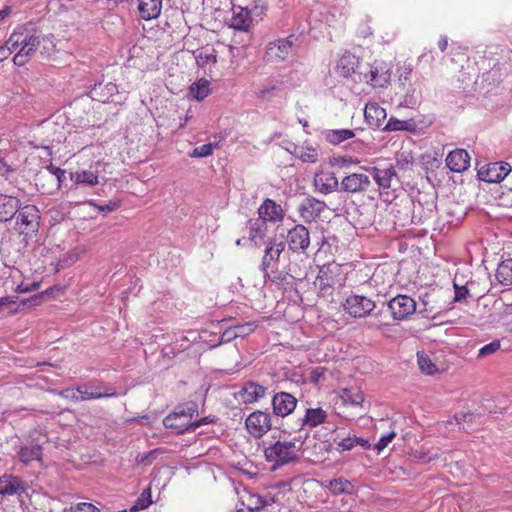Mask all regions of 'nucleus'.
Segmentation results:
<instances>
[{"label": "nucleus", "mask_w": 512, "mask_h": 512, "mask_svg": "<svg viewBox=\"0 0 512 512\" xmlns=\"http://www.w3.org/2000/svg\"><path fill=\"white\" fill-rule=\"evenodd\" d=\"M195 58L197 64L202 68H204L209 63L215 64L217 62L214 49H205L198 51Z\"/></svg>", "instance_id": "nucleus-42"}, {"label": "nucleus", "mask_w": 512, "mask_h": 512, "mask_svg": "<svg viewBox=\"0 0 512 512\" xmlns=\"http://www.w3.org/2000/svg\"><path fill=\"white\" fill-rule=\"evenodd\" d=\"M327 412L322 408H308L302 418V427L308 426L310 428L316 427L324 423L327 419Z\"/></svg>", "instance_id": "nucleus-32"}, {"label": "nucleus", "mask_w": 512, "mask_h": 512, "mask_svg": "<svg viewBox=\"0 0 512 512\" xmlns=\"http://www.w3.org/2000/svg\"><path fill=\"white\" fill-rule=\"evenodd\" d=\"M286 274L288 276H290L292 279H296V278H299L301 279V273H299L296 269L295 266L289 264L287 267H286Z\"/></svg>", "instance_id": "nucleus-57"}, {"label": "nucleus", "mask_w": 512, "mask_h": 512, "mask_svg": "<svg viewBox=\"0 0 512 512\" xmlns=\"http://www.w3.org/2000/svg\"><path fill=\"white\" fill-rule=\"evenodd\" d=\"M339 271V266L335 263L323 265L318 272L316 277L315 285H318L322 291L331 288L335 284V275Z\"/></svg>", "instance_id": "nucleus-21"}, {"label": "nucleus", "mask_w": 512, "mask_h": 512, "mask_svg": "<svg viewBox=\"0 0 512 512\" xmlns=\"http://www.w3.org/2000/svg\"><path fill=\"white\" fill-rule=\"evenodd\" d=\"M295 41H297V37L289 35L287 38L277 39L268 43L265 52L266 60L269 62L286 60L294 50Z\"/></svg>", "instance_id": "nucleus-4"}, {"label": "nucleus", "mask_w": 512, "mask_h": 512, "mask_svg": "<svg viewBox=\"0 0 512 512\" xmlns=\"http://www.w3.org/2000/svg\"><path fill=\"white\" fill-rule=\"evenodd\" d=\"M344 310L353 317H366L375 308V303L359 295H350L343 304Z\"/></svg>", "instance_id": "nucleus-10"}, {"label": "nucleus", "mask_w": 512, "mask_h": 512, "mask_svg": "<svg viewBox=\"0 0 512 512\" xmlns=\"http://www.w3.org/2000/svg\"><path fill=\"white\" fill-rule=\"evenodd\" d=\"M117 92V86L114 83L109 82L104 85L102 83L95 84L90 89L89 94L93 100L105 103Z\"/></svg>", "instance_id": "nucleus-28"}, {"label": "nucleus", "mask_w": 512, "mask_h": 512, "mask_svg": "<svg viewBox=\"0 0 512 512\" xmlns=\"http://www.w3.org/2000/svg\"><path fill=\"white\" fill-rule=\"evenodd\" d=\"M88 203H89V205L95 207L98 211L104 212V213H110L119 207V203L116 201H110L108 204H105V205H99L92 200L89 201Z\"/></svg>", "instance_id": "nucleus-50"}, {"label": "nucleus", "mask_w": 512, "mask_h": 512, "mask_svg": "<svg viewBox=\"0 0 512 512\" xmlns=\"http://www.w3.org/2000/svg\"><path fill=\"white\" fill-rule=\"evenodd\" d=\"M163 0H138L140 17L144 20H152L159 17Z\"/></svg>", "instance_id": "nucleus-27"}, {"label": "nucleus", "mask_w": 512, "mask_h": 512, "mask_svg": "<svg viewBox=\"0 0 512 512\" xmlns=\"http://www.w3.org/2000/svg\"><path fill=\"white\" fill-rule=\"evenodd\" d=\"M500 346L501 345H500L499 340H494V341L484 345L479 350V357H485V356L494 354L495 352H497L500 349Z\"/></svg>", "instance_id": "nucleus-48"}, {"label": "nucleus", "mask_w": 512, "mask_h": 512, "mask_svg": "<svg viewBox=\"0 0 512 512\" xmlns=\"http://www.w3.org/2000/svg\"><path fill=\"white\" fill-rule=\"evenodd\" d=\"M371 174L376 183L382 188L391 187L392 180L396 177V172L393 166L387 168L373 167Z\"/></svg>", "instance_id": "nucleus-31"}, {"label": "nucleus", "mask_w": 512, "mask_h": 512, "mask_svg": "<svg viewBox=\"0 0 512 512\" xmlns=\"http://www.w3.org/2000/svg\"><path fill=\"white\" fill-rule=\"evenodd\" d=\"M214 149V145L204 144L202 146L196 147L193 149V151L190 153L191 157L199 158V157H207L212 154Z\"/></svg>", "instance_id": "nucleus-46"}, {"label": "nucleus", "mask_w": 512, "mask_h": 512, "mask_svg": "<svg viewBox=\"0 0 512 512\" xmlns=\"http://www.w3.org/2000/svg\"><path fill=\"white\" fill-rule=\"evenodd\" d=\"M23 36H24V30H21V31H15L13 32L9 39L7 40L6 42V47L11 51L13 52L14 50H16L19 46L22 47V40H23Z\"/></svg>", "instance_id": "nucleus-44"}, {"label": "nucleus", "mask_w": 512, "mask_h": 512, "mask_svg": "<svg viewBox=\"0 0 512 512\" xmlns=\"http://www.w3.org/2000/svg\"><path fill=\"white\" fill-rule=\"evenodd\" d=\"M20 206L21 202L17 197L0 193V222L11 220Z\"/></svg>", "instance_id": "nucleus-22"}, {"label": "nucleus", "mask_w": 512, "mask_h": 512, "mask_svg": "<svg viewBox=\"0 0 512 512\" xmlns=\"http://www.w3.org/2000/svg\"><path fill=\"white\" fill-rule=\"evenodd\" d=\"M388 309L394 320H404L416 311V302L407 295H397L388 302Z\"/></svg>", "instance_id": "nucleus-7"}, {"label": "nucleus", "mask_w": 512, "mask_h": 512, "mask_svg": "<svg viewBox=\"0 0 512 512\" xmlns=\"http://www.w3.org/2000/svg\"><path fill=\"white\" fill-rule=\"evenodd\" d=\"M326 208V204L314 197L305 198L298 207V212L305 222L316 221Z\"/></svg>", "instance_id": "nucleus-15"}, {"label": "nucleus", "mask_w": 512, "mask_h": 512, "mask_svg": "<svg viewBox=\"0 0 512 512\" xmlns=\"http://www.w3.org/2000/svg\"><path fill=\"white\" fill-rule=\"evenodd\" d=\"M354 136L355 132L351 129H331L324 131L325 140L332 145H339Z\"/></svg>", "instance_id": "nucleus-33"}, {"label": "nucleus", "mask_w": 512, "mask_h": 512, "mask_svg": "<svg viewBox=\"0 0 512 512\" xmlns=\"http://www.w3.org/2000/svg\"><path fill=\"white\" fill-rule=\"evenodd\" d=\"M331 163L338 168H349L351 165L358 164L359 161L350 156H337L332 158Z\"/></svg>", "instance_id": "nucleus-45"}, {"label": "nucleus", "mask_w": 512, "mask_h": 512, "mask_svg": "<svg viewBox=\"0 0 512 512\" xmlns=\"http://www.w3.org/2000/svg\"><path fill=\"white\" fill-rule=\"evenodd\" d=\"M455 296L454 301L459 302L467 297L469 294L468 289L465 286H459L454 282Z\"/></svg>", "instance_id": "nucleus-53"}, {"label": "nucleus", "mask_w": 512, "mask_h": 512, "mask_svg": "<svg viewBox=\"0 0 512 512\" xmlns=\"http://www.w3.org/2000/svg\"><path fill=\"white\" fill-rule=\"evenodd\" d=\"M39 284L38 283H32L31 285H24L23 283L18 286L19 292H28L31 290L38 289Z\"/></svg>", "instance_id": "nucleus-60"}, {"label": "nucleus", "mask_w": 512, "mask_h": 512, "mask_svg": "<svg viewBox=\"0 0 512 512\" xmlns=\"http://www.w3.org/2000/svg\"><path fill=\"white\" fill-rule=\"evenodd\" d=\"M194 415H198V405L194 401H189L178 405L173 413L164 418L163 424L166 428L174 429L179 434L194 431L206 423L205 418L193 422Z\"/></svg>", "instance_id": "nucleus-2"}, {"label": "nucleus", "mask_w": 512, "mask_h": 512, "mask_svg": "<svg viewBox=\"0 0 512 512\" xmlns=\"http://www.w3.org/2000/svg\"><path fill=\"white\" fill-rule=\"evenodd\" d=\"M46 169L56 177V180L58 182V185H60L63 180L65 179V170L55 167L53 164H50L46 167Z\"/></svg>", "instance_id": "nucleus-52"}, {"label": "nucleus", "mask_w": 512, "mask_h": 512, "mask_svg": "<svg viewBox=\"0 0 512 512\" xmlns=\"http://www.w3.org/2000/svg\"><path fill=\"white\" fill-rule=\"evenodd\" d=\"M359 68L358 58L350 53L344 54L338 61L336 71L340 76L349 77Z\"/></svg>", "instance_id": "nucleus-29"}, {"label": "nucleus", "mask_w": 512, "mask_h": 512, "mask_svg": "<svg viewBox=\"0 0 512 512\" xmlns=\"http://www.w3.org/2000/svg\"><path fill=\"white\" fill-rule=\"evenodd\" d=\"M395 436H396V433L394 431L381 436L379 441L376 443L375 448L379 452L382 451L394 439Z\"/></svg>", "instance_id": "nucleus-51"}, {"label": "nucleus", "mask_w": 512, "mask_h": 512, "mask_svg": "<svg viewBox=\"0 0 512 512\" xmlns=\"http://www.w3.org/2000/svg\"><path fill=\"white\" fill-rule=\"evenodd\" d=\"M416 124L413 120H399L391 117L386 123L385 131H414Z\"/></svg>", "instance_id": "nucleus-38"}, {"label": "nucleus", "mask_w": 512, "mask_h": 512, "mask_svg": "<svg viewBox=\"0 0 512 512\" xmlns=\"http://www.w3.org/2000/svg\"><path fill=\"white\" fill-rule=\"evenodd\" d=\"M370 186V177L364 172L350 173L346 175L340 183L341 191L350 194L366 193Z\"/></svg>", "instance_id": "nucleus-8"}, {"label": "nucleus", "mask_w": 512, "mask_h": 512, "mask_svg": "<svg viewBox=\"0 0 512 512\" xmlns=\"http://www.w3.org/2000/svg\"><path fill=\"white\" fill-rule=\"evenodd\" d=\"M297 405V399L290 393H276L272 399L273 412L276 416L285 417L291 414Z\"/></svg>", "instance_id": "nucleus-16"}, {"label": "nucleus", "mask_w": 512, "mask_h": 512, "mask_svg": "<svg viewBox=\"0 0 512 512\" xmlns=\"http://www.w3.org/2000/svg\"><path fill=\"white\" fill-rule=\"evenodd\" d=\"M11 12L10 7L6 6L2 10H0V21L7 17Z\"/></svg>", "instance_id": "nucleus-64"}, {"label": "nucleus", "mask_w": 512, "mask_h": 512, "mask_svg": "<svg viewBox=\"0 0 512 512\" xmlns=\"http://www.w3.org/2000/svg\"><path fill=\"white\" fill-rule=\"evenodd\" d=\"M265 250L264 256L261 262V270L267 274L269 268L273 266V264L279 260L281 254L285 250V242L276 237L270 238L264 242Z\"/></svg>", "instance_id": "nucleus-12"}, {"label": "nucleus", "mask_w": 512, "mask_h": 512, "mask_svg": "<svg viewBox=\"0 0 512 512\" xmlns=\"http://www.w3.org/2000/svg\"><path fill=\"white\" fill-rule=\"evenodd\" d=\"M473 419L472 413H458L455 415V420L458 425H461L463 422H471Z\"/></svg>", "instance_id": "nucleus-56"}, {"label": "nucleus", "mask_w": 512, "mask_h": 512, "mask_svg": "<svg viewBox=\"0 0 512 512\" xmlns=\"http://www.w3.org/2000/svg\"><path fill=\"white\" fill-rule=\"evenodd\" d=\"M511 171V166L506 162H493L482 166L478 170L480 180L489 183L501 182Z\"/></svg>", "instance_id": "nucleus-11"}, {"label": "nucleus", "mask_w": 512, "mask_h": 512, "mask_svg": "<svg viewBox=\"0 0 512 512\" xmlns=\"http://www.w3.org/2000/svg\"><path fill=\"white\" fill-rule=\"evenodd\" d=\"M255 329L253 323H244L234 327V337H243L252 333Z\"/></svg>", "instance_id": "nucleus-49"}, {"label": "nucleus", "mask_w": 512, "mask_h": 512, "mask_svg": "<svg viewBox=\"0 0 512 512\" xmlns=\"http://www.w3.org/2000/svg\"><path fill=\"white\" fill-rule=\"evenodd\" d=\"M209 94V82L201 80L191 85L190 95L196 100H203Z\"/></svg>", "instance_id": "nucleus-41"}, {"label": "nucleus", "mask_w": 512, "mask_h": 512, "mask_svg": "<svg viewBox=\"0 0 512 512\" xmlns=\"http://www.w3.org/2000/svg\"><path fill=\"white\" fill-rule=\"evenodd\" d=\"M24 491L25 483L18 476L4 474L0 477V495L13 496Z\"/></svg>", "instance_id": "nucleus-19"}, {"label": "nucleus", "mask_w": 512, "mask_h": 512, "mask_svg": "<svg viewBox=\"0 0 512 512\" xmlns=\"http://www.w3.org/2000/svg\"><path fill=\"white\" fill-rule=\"evenodd\" d=\"M70 512H100L95 505L87 502L77 503L70 506Z\"/></svg>", "instance_id": "nucleus-47"}, {"label": "nucleus", "mask_w": 512, "mask_h": 512, "mask_svg": "<svg viewBox=\"0 0 512 512\" xmlns=\"http://www.w3.org/2000/svg\"><path fill=\"white\" fill-rule=\"evenodd\" d=\"M265 458L268 462L274 464V469L292 462L299 457V448L293 441H277L264 451Z\"/></svg>", "instance_id": "nucleus-3"}, {"label": "nucleus", "mask_w": 512, "mask_h": 512, "mask_svg": "<svg viewBox=\"0 0 512 512\" xmlns=\"http://www.w3.org/2000/svg\"><path fill=\"white\" fill-rule=\"evenodd\" d=\"M245 425L253 437L260 438L271 429V416L263 411L253 412L247 417Z\"/></svg>", "instance_id": "nucleus-9"}, {"label": "nucleus", "mask_w": 512, "mask_h": 512, "mask_svg": "<svg viewBox=\"0 0 512 512\" xmlns=\"http://www.w3.org/2000/svg\"><path fill=\"white\" fill-rule=\"evenodd\" d=\"M266 390V387L260 384L248 382L240 390V397L245 404L254 403L265 396Z\"/></svg>", "instance_id": "nucleus-25"}, {"label": "nucleus", "mask_w": 512, "mask_h": 512, "mask_svg": "<svg viewBox=\"0 0 512 512\" xmlns=\"http://www.w3.org/2000/svg\"><path fill=\"white\" fill-rule=\"evenodd\" d=\"M39 210L34 205L20 206L16 220V230L20 234L29 235L39 228Z\"/></svg>", "instance_id": "nucleus-5"}, {"label": "nucleus", "mask_w": 512, "mask_h": 512, "mask_svg": "<svg viewBox=\"0 0 512 512\" xmlns=\"http://www.w3.org/2000/svg\"><path fill=\"white\" fill-rule=\"evenodd\" d=\"M151 503L152 501L150 489H145L137 499L136 503L131 507L130 511L143 510L147 508Z\"/></svg>", "instance_id": "nucleus-43"}, {"label": "nucleus", "mask_w": 512, "mask_h": 512, "mask_svg": "<svg viewBox=\"0 0 512 512\" xmlns=\"http://www.w3.org/2000/svg\"><path fill=\"white\" fill-rule=\"evenodd\" d=\"M446 166L452 171L461 173L470 166V156L464 149H455L446 157Z\"/></svg>", "instance_id": "nucleus-17"}, {"label": "nucleus", "mask_w": 512, "mask_h": 512, "mask_svg": "<svg viewBox=\"0 0 512 512\" xmlns=\"http://www.w3.org/2000/svg\"><path fill=\"white\" fill-rule=\"evenodd\" d=\"M11 51L6 46L0 47V62L6 60L10 55Z\"/></svg>", "instance_id": "nucleus-61"}, {"label": "nucleus", "mask_w": 512, "mask_h": 512, "mask_svg": "<svg viewBox=\"0 0 512 512\" xmlns=\"http://www.w3.org/2000/svg\"><path fill=\"white\" fill-rule=\"evenodd\" d=\"M241 504L245 506L250 512L259 511L265 506L270 504L269 500L264 499L260 495L252 493L247 488L242 491H237Z\"/></svg>", "instance_id": "nucleus-23"}, {"label": "nucleus", "mask_w": 512, "mask_h": 512, "mask_svg": "<svg viewBox=\"0 0 512 512\" xmlns=\"http://www.w3.org/2000/svg\"><path fill=\"white\" fill-rule=\"evenodd\" d=\"M338 445H339L340 447H342V449H343V450H345V451L351 450V449H352V448H354V447H355V445H356V437H355V436H353V437L348 436V437H346V438L342 439V440L338 443Z\"/></svg>", "instance_id": "nucleus-55"}, {"label": "nucleus", "mask_w": 512, "mask_h": 512, "mask_svg": "<svg viewBox=\"0 0 512 512\" xmlns=\"http://www.w3.org/2000/svg\"><path fill=\"white\" fill-rule=\"evenodd\" d=\"M324 370L320 367L315 368L311 373V380L313 382H319L321 378H323Z\"/></svg>", "instance_id": "nucleus-58"}, {"label": "nucleus", "mask_w": 512, "mask_h": 512, "mask_svg": "<svg viewBox=\"0 0 512 512\" xmlns=\"http://www.w3.org/2000/svg\"><path fill=\"white\" fill-rule=\"evenodd\" d=\"M366 122L373 127H380L386 119L387 113L384 108L375 102L367 103L364 108Z\"/></svg>", "instance_id": "nucleus-24"}, {"label": "nucleus", "mask_w": 512, "mask_h": 512, "mask_svg": "<svg viewBox=\"0 0 512 512\" xmlns=\"http://www.w3.org/2000/svg\"><path fill=\"white\" fill-rule=\"evenodd\" d=\"M299 158H300L303 162L314 163V162H316V161H317L318 154H317L316 150H314V149H308L307 151L302 152V153L300 154Z\"/></svg>", "instance_id": "nucleus-54"}, {"label": "nucleus", "mask_w": 512, "mask_h": 512, "mask_svg": "<svg viewBox=\"0 0 512 512\" xmlns=\"http://www.w3.org/2000/svg\"><path fill=\"white\" fill-rule=\"evenodd\" d=\"M287 242L291 251L304 253L310 245L308 229L301 224L295 225L288 231Z\"/></svg>", "instance_id": "nucleus-13"}, {"label": "nucleus", "mask_w": 512, "mask_h": 512, "mask_svg": "<svg viewBox=\"0 0 512 512\" xmlns=\"http://www.w3.org/2000/svg\"><path fill=\"white\" fill-rule=\"evenodd\" d=\"M447 45H448V39L447 37H441V39L439 40L438 42V47L439 49L444 52L447 48Z\"/></svg>", "instance_id": "nucleus-63"}, {"label": "nucleus", "mask_w": 512, "mask_h": 512, "mask_svg": "<svg viewBox=\"0 0 512 512\" xmlns=\"http://www.w3.org/2000/svg\"><path fill=\"white\" fill-rule=\"evenodd\" d=\"M71 180L76 184H87L95 186L99 183L97 173L89 170H83L76 173H71Z\"/></svg>", "instance_id": "nucleus-37"}, {"label": "nucleus", "mask_w": 512, "mask_h": 512, "mask_svg": "<svg viewBox=\"0 0 512 512\" xmlns=\"http://www.w3.org/2000/svg\"><path fill=\"white\" fill-rule=\"evenodd\" d=\"M496 278L502 285H512V258L498 265Z\"/></svg>", "instance_id": "nucleus-35"}, {"label": "nucleus", "mask_w": 512, "mask_h": 512, "mask_svg": "<svg viewBox=\"0 0 512 512\" xmlns=\"http://www.w3.org/2000/svg\"><path fill=\"white\" fill-rule=\"evenodd\" d=\"M417 361L420 370L427 374L432 375L437 371L436 365L432 362L431 358L425 352L417 353Z\"/></svg>", "instance_id": "nucleus-39"}, {"label": "nucleus", "mask_w": 512, "mask_h": 512, "mask_svg": "<svg viewBox=\"0 0 512 512\" xmlns=\"http://www.w3.org/2000/svg\"><path fill=\"white\" fill-rule=\"evenodd\" d=\"M400 81V91L397 92V94H400V97L403 98L400 104L405 107L415 106L419 101L420 92L411 83H406L407 77H405L404 80L400 79Z\"/></svg>", "instance_id": "nucleus-26"}, {"label": "nucleus", "mask_w": 512, "mask_h": 512, "mask_svg": "<svg viewBox=\"0 0 512 512\" xmlns=\"http://www.w3.org/2000/svg\"><path fill=\"white\" fill-rule=\"evenodd\" d=\"M359 74H363V78H359L360 81H365L373 87H384L390 80L391 69L385 62L375 61L367 72Z\"/></svg>", "instance_id": "nucleus-6"}, {"label": "nucleus", "mask_w": 512, "mask_h": 512, "mask_svg": "<svg viewBox=\"0 0 512 512\" xmlns=\"http://www.w3.org/2000/svg\"><path fill=\"white\" fill-rule=\"evenodd\" d=\"M20 30H24V36L22 47L13 58L15 65L24 66L39 48L42 55L49 54L55 49L53 34L44 35L40 30L29 26L21 27Z\"/></svg>", "instance_id": "nucleus-1"}, {"label": "nucleus", "mask_w": 512, "mask_h": 512, "mask_svg": "<svg viewBox=\"0 0 512 512\" xmlns=\"http://www.w3.org/2000/svg\"><path fill=\"white\" fill-rule=\"evenodd\" d=\"M42 455V447L40 445H32L30 447H22L18 453L19 460L28 464L34 460H40Z\"/></svg>", "instance_id": "nucleus-36"}, {"label": "nucleus", "mask_w": 512, "mask_h": 512, "mask_svg": "<svg viewBox=\"0 0 512 512\" xmlns=\"http://www.w3.org/2000/svg\"><path fill=\"white\" fill-rule=\"evenodd\" d=\"M351 487V483L344 478H336L329 482L327 488L334 495H339L342 493H350L349 488Z\"/></svg>", "instance_id": "nucleus-40"}, {"label": "nucleus", "mask_w": 512, "mask_h": 512, "mask_svg": "<svg viewBox=\"0 0 512 512\" xmlns=\"http://www.w3.org/2000/svg\"><path fill=\"white\" fill-rule=\"evenodd\" d=\"M338 179L333 172H318L314 176V186L322 194H329L339 187Z\"/></svg>", "instance_id": "nucleus-20"}, {"label": "nucleus", "mask_w": 512, "mask_h": 512, "mask_svg": "<svg viewBox=\"0 0 512 512\" xmlns=\"http://www.w3.org/2000/svg\"><path fill=\"white\" fill-rule=\"evenodd\" d=\"M418 459H420L421 461L423 462H430L431 460L435 459L438 457V454L435 453L434 455L432 456H427V454L423 453V452H419V456H417Z\"/></svg>", "instance_id": "nucleus-62"}, {"label": "nucleus", "mask_w": 512, "mask_h": 512, "mask_svg": "<svg viewBox=\"0 0 512 512\" xmlns=\"http://www.w3.org/2000/svg\"><path fill=\"white\" fill-rule=\"evenodd\" d=\"M247 226L249 229V240L252 241L255 246H260V241L264 239V236L267 232V224L264 220L251 219L247 222Z\"/></svg>", "instance_id": "nucleus-30"}, {"label": "nucleus", "mask_w": 512, "mask_h": 512, "mask_svg": "<svg viewBox=\"0 0 512 512\" xmlns=\"http://www.w3.org/2000/svg\"><path fill=\"white\" fill-rule=\"evenodd\" d=\"M76 392H73L71 398L75 402H82L91 399H100L105 397H113L115 396V391L113 389H101L98 386L93 384H84L79 385L76 389Z\"/></svg>", "instance_id": "nucleus-14"}, {"label": "nucleus", "mask_w": 512, "mask_h": 512, "mask_svg": "<svg viewBox=\"0 0 512 512\" xmlns=\"http://www.w3.org/2000/svg\"><path fill=\"white\" fill-rule=\"evenodd\" d=\"M259 218L270 222L282 221L285 212L281 205L277 204L274 200L267 198L258 208Z\"/></svg>", "instance_id": "nucleus-18"}, {"label": "nucleus", "mask_w": 512, "mask_h": 512, "mask_svg": "<svg viewBox=\"0 0 512 512\" xmlns=\"http://www.w3.org/2000/svg\"><path fill=\"white\" fill-rule=\"evenodd\" d=\"M275 90V86L265 87L258 92L259 97L268 99L272 91Z\"/></svg>", "instance_id": "nucleus-59"}, {"label": "nucleus", "mask_w": 512, "mask_h": 512, "mask_svg": "<svg viewBox=\"0 0 512 512\" xmlns=\"http://www.w3.org/2000/svg\"><path fill=\"white\" fill-rule=\"evenodd\" d=\"M340 397L345 404H349L353 407H361L364 402V395L357 388L343 389Z\"/></svg>", "instance_id": "nucleus-34"}]
</instances>
